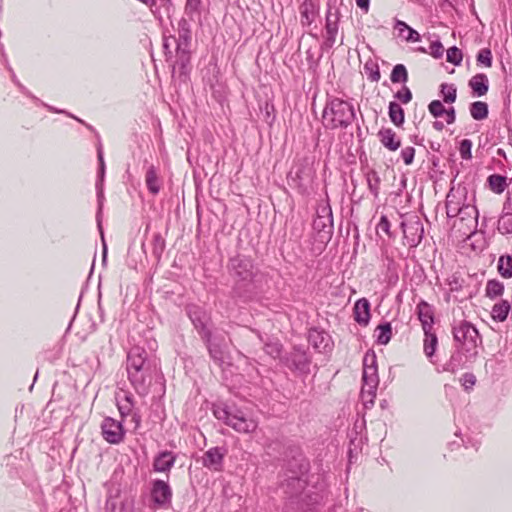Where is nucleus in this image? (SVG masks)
<instances>
[{
    "label": "nucleus",
    "instance_id": "f257e3e1",
    "mask_svg": "<svg viewBox=\"0 0 512 512\" xmlns=\"http://www.w3.org/2000/svg\"><path fill=\"white\" fill-rule=\"evenodd\" d=\"M229 272L234 280L233 294L244 301L253 295V282L257 275V269L248 257L237 255L230 259Z\"/></svg>",
    "mask_w": 512,
    "mask_h": 512
},
{
    "label": "nucleus",
    "instance_id": "f03ea898",
    "mask_svg": "<svg viewBox=\"0 0 512 512\" xmlns=\"http://www.w3.org/2000/svg\"><path fill=\"white\" fill-rule=\"evenodd\" d=\"M128 379L136 392L145 395L151 379V364L147 352L141 347H133L127 356Z\"/></svg>",
    "mask_w": 512,
    "mask_h": 512
},
{
    "label": "nucleus",
    "instance_id": "7ed1b4c3",
    "mask_svg": "<svg viewBox=\"0 0 512 512\" xmlns=\"http://www.w3.org/2000/svg\"><path fill=\"white\" fill-rule=\"evenodd\" d=\"M190 29L186 20L181 19L178 23V37L169 36L164 37L163 48L167 57H172L171 48L175 47L176 61L173 66L175 71L176 67L179 68L181 74H186V67L190 63Z\"/></svg>",
    "mask_w": 512,
    "mask_h": 512
},
{
    "label": "nucleus",
    "instance_id": "20e7f679",
    "mask_svg": "<svg viewBox=\"0 0 512 512\" xmlns=\"http://www.w3.org/2000/svg\"><path fill=\"white\" fill-rule=\"evenodd\" d=\"M456 348L460 349L466 361L474 362L478 357V348L482 345V338L477 328L466 320L455 322L452 328Z\"/></svg>",
    "mask_w": 512,
    "mask_h": 512
},
{
    "label": "nucleus",
    "instance_id": "39448f33",
    "mask_svg": "<svg viewBox=\"0 0 512 512\" xmlns=\"http://www.w3.org/2000/svg\"><path fill=\"white\" fill-rule=\"evenodd\" d=\"M355 120L353 107L344 101L333 100L324 109L322 122L325 128H347Z\"/></svg>",
    "mask_w": 512,
    "mask_h": 512
},
{
    "label": "nucleus",
    "instance_id": "423d86ee",
    "mask_svg": "<svg viewBox=\"0 0 512 512\" xmlns=\"http://www.w3.org/2000/svg\"><path fill=\"white\" fill-rule=\"evenodd\" d=\"M214 415L240 433H252L257 428V422L253 418L246 417L242 411L233 412L226 407H216Z\"/></svg>",
    "mask_w": 512,
    "mask_h": 512
},
{
    "label": "nucleus",
    "instance_id": "0eeeda50",
    "mask_svg": "<svg viewBox=\"0 0 512 512\" xmlns=\"http://www.w3.org/2000/svg\"><path fill=\"white\" fill-rule=\"evenodd\" d=\"M313 229L321 242L330 241L334 231V224L332 209L326 201L320 202L317 206Z\"/></svg>",
    "mask_w": 512,
    "mask_h": 512
},
{
    "label": "nucleus",
    "instance_id": "6e6552de",
    "mask_svg": "<svg viewBox=\"0 0 512 512\" xmlns=\"http://www.w3.org/2000/svg\"><path fill=\"white\" fill-rule=\"evenodd\" d=\"M401 228L403 232L404 245L410 248L417 247L424 236V227L420 218L416 215H411L401 221Z\"/></svg>",
    "mask_w": 512,
    "mask_h": 512
},
{
    "label": "nucleus",
    "instance_id": "1a4fd4ad",
    "mask_svg": "<svg viewBox=\"0 0 512 512\" xmlns=\"http://www.w3.org/2000/svg\"><path fill=\"white\" fill-rule=\"evenodd\" d=\"M202 340L207 347L211 359L217 365L221 366L225 362L227 356V345L224 335L213 332H205Z\"/></svg>",
    "mask_w": 512,
    "mask_h": 512
},
{
    "label": "nucleus",
    "instance_id": "9d476101",
    "mask_svg": "<svg viewBox=\"0 0 512 512\" xmlns=\"http://www.w3.org/2000/svg\"><path fill=\"white\" fill-rule=\"evenodd\" d=\"M341 18V12L339 7L329 3L327 12H326V40L325 44L327 47L331 48L336 42V36L339 29V21Z\"/></svg>",
    "mask_w": 512,
    "mask_h": 512
},
{
    "label": "nucleus",
    "instance_id": "9b49d317",
    "mask_svg": "<svg viewBox=\"0 0 512 512\" xmlns=\"http://www.w3.org/2000/svg\"><path fill=\"white\" fill-rule=\"evenodd\" d=\"M103 438L110 444H119L123 441L125 430L120 421L106 417L101 424Z\"/></svg>",
    "mask_w": 512,
    "mask_h": 512
},
{
    "label": "nucleus",
    "instance_id": "f8f14e48",
    "mask_svg": "<svg viewBox=\"0 0 512 512\" xmlns=\"http://www.w3.org/2000/svg\"><path fill=\"white\" fill-rule=\"evenodd\" d=\"M285 363L289 369L300 374L310 373L311 358L300 348H294L286 357Z\"/></svg>",
    "mask_w": 512,
    "mask_h": 512
},
{
    "label": "nucleus",
    "instance_id": "ddd939ff",
    "mask_svg": "<svg viewBox=\"0 0 512 512\" xmlns=\"http://www.w3.org/2000/svg\"><path fill=\"white\" fill-rule=\"evenodd\" d=\"M151 497L158 506H166L171 503L172 490L169 484L163 480H155L152 483Z\"/></svg>",
    "mask_w": 512,
    "mask_h": 512
},
{
    "label": "nucleus",
    "instance_id": "4468645a",
    "mask_svg": "<svg viewBox=\"0 0 512 512\" xmlns=\"http://www.w3.org/2000/svg\"><path fill=\"white\" fill-rule=\"evenodd\" d=\"M226 453L227 450L223 447L210 448L203 455V466L213 471H221Z\"/></svg>",
    "mask_w": 512,
    "mask_h": 512
},
{
    "label": "nucleus",
    "instance_id": "2eb2a0df",
    "mask_svg": "<svg viewBox=\"0 0 512 512\" xmlns=\"http://www.w3.org/2000/svg\"><path fill=\"white\" fill-rule=\"evenodd\" d=\"M457 217L459 224L465 229L463 234H471L476 229L478 211L475 206L470 204L462 205V210Z\"/></svg>",
    "mask_w": 512,
    "mask_h": 512
},
{
    "label": "nucleus",
    "instance_id": "dca6fc26",
    "mask_svg": "<svg viewBox=\"0 0 512 512\" xmlns=\"http://www.w3.org/2000/svg\"><path fill=\"white\" fill-rule=\"evenodd\" d=\"M419 321L421 322L423 331L433 330L434 325V309L426 301L421 300L416 307Z\"/></svg>",
    "mask_w": 512,
    "mask_h": 512
},
{
    "label": "nucleus",
    "instance_id": "f3484780",
    "mask_svg": "<svg viewBox=\"0 0 512 512\" xmlns=\"http://www.w3.org/2000/svg\"><path fill=\"white\" fill-rule=\"evenodd\" d=\"M302 26H310L319 13V7L314 0H304L299 7Z\"/></svg>",
    "mask_w": 512,
    "mask_h": 512
},
{
    "label": "nucleus",
    "instance_id": "a211bd4d",
    "mask_svg": "<svg viewBox=\"0 0 512 512\" xmlns=\"http://www.w3.org/2000/svg\"><path fill=\"white\" fill-rule=\"evenodd\" d=\"M429 112L435 117H444L445 122L451 125L455 121V110L453 107L445 109L444 105L439 100H433L429 106Z\"/></svg>",
    "mask_w": 512,
    "mask_h": 512
},
{
    "label": "nucleus",
    "instance_id": "6ab92c4d",
    "mask_svg": "<svg viewBox=\"0 0 512 512\" xmlns=\"http://www.w3.org/2000/svg\"><path fill=\"white\" fill-rule=\"evenodd\" d=\"M354 319L362 326H366L370 320V303L366 298H361L354 305Z\"/></svg>",
    "mask_w": 512,
    "mask_h": 512
},
{
    "label": "nucleus",
    "instance_id": "aec40b11",
    "mask_svg": "<svg viewBox=\"0 0 512 512\" xmlns=\"http://www.w3.org/2000/svg\"><path fill=\"white\" fill-rule=\"evenodd\" d=\"M362 379L363 381H379L377 361L374 353L364 356Z\"/></svg>",
    "mask_w": 512,
    "mask_h": 512
},
{
    "label": "nucleus",
    "instance_id": "412c9836",
    "mask_svg": "<svg viewBox=\"0 0 512 512\" xmlns=\"http://www.w3.org/2000/svg\"><path fill=\"white\" fill-rule=\"evenodd\" d=\"M176 456L170 451L159 453L153 462V468L156 472H168L174 466Z\"/></svg>",
    "mask_w": 512,
    "mask_h": 512
},
{
    "label": "nucleus",
    "instance_id": "4be33fe9",
    "mask_svg": "<svg viewBox=\"0 0 512 512\" xmlns=\"http://www.w3.org/2000/svg\"><path fill=\"white\" fill-rule=\"evenodd\" d=\"M115 398L121 416L126 417L130 415L134 408V400L132 394L121 390L120 392L116 393Z\"/></svg>",
    "mask_w": 512,
    "mask_h": 512
},
{
    "label": "nucleus",
    "instance_id": "5701e85b",
    "mask_svg": "<svg viewBox=\"0 0 512 512\" xmlns=\"http://www.w3.org/2000/svg\"><path fill=\"white\" fill-rule=\"evenodd\" d=\"M462 205H465L462 203V197L458 195L456 192L452 190L449 191V193L446 196V214L449 218L457 217L461 210Z\"/></svg>",
    "mask_w": 512,
    "mask_h": 512
},
{
    "label": "nucleus",
    "instance_id": "b1692460",
    "mask_svg": "<svg viewBox=\"0 0 512 512\" xmlns=\"http://www.w3.org/2000/svg\"><path fill=\"white\" fill-rule=\"evenodd\" d=\"M188 315L201 338L204 337L205 332H212L207 328L205 324V313L199 307H190L188 310Z\"/></svg>",
    "mask_w": 512,
    "mask_h": 512
},
{
    "label": "nucleus",
    "instance_id": "393cba45",
    "mask_svg": "<svg viewBox=\"0 0 512 512\" xmlns=\"http://www.w3.org/2000/svg\"><path fill=\"white\" fill-rule=\"evenodd\" d=\"M469 87L474 95L481 97L485 95L489 88V80L485 74H476L469 80Z\"/></svg>",
    "mask_w": 512,
    "mask_h": 512
},
{
    "label": "nucleus",
    "instance_id": "a878e982",
    "mask_svg": "<svg viewBox=\"0 0 512 512\" xmlns=\"http://www.w3.org/2000/svg\"><path fill=\"white\" fill-rule=\"evenodd\" d=\"M309 343L318 351H326L329 347L330 337L317 329H313L309 332L308 337Z\"/></svg>",
    "mask_w": 512,
    "mask_h": 512
},
{
    "label": "nucleus",
    "instance_id": "bb28decb",
    "mask_svg": "<svg viewBox=\"0 0 512 512\" xmlns=\"http://www.w3.org/2000/svg\"><path fill=\"white\" fill-rule=\"evenodd\" d=\"M145 183L148 190L152 194H157L161 188V181L158 177V168L151 164L147 167L146 175H145Z\"/></svg>",
    "mask_w": 512,
    "mask_h": 512
},
{
    "label": "nucleus",
    "instance_id": "cd10ccee",
    "mask_svg": "<svg viewBox=\"0 0 512 512\" xmlns=\"http://www.w3.org/2000/svg\"><path fill=\"white\" fill-rule=\"evenodd\" d=\"M378 136L381 143L389 150L395 151L400 147V139L392 130H379Z\"/></svg>",
    "mask_w": 512,
    "mask_h": 512
},
{
    "label": "nucleus",
    "instance_id": "c85d7f7f",
    "mask_svg": "<svg viewBox=\"0 0 512 512\" xmlns=\"http://www.w3.org/2000/svg\"><path fill=\"white\" fill-rule=\"evenodd\" d=\"M466 362L463 353H461L460 349H457L450 357V360L445 364L444 370L455 373L462 369Z\"/></svg>",
    "mask_w": 512,
    "mask_h": 512
},
{
    "label": "nucleus",
    "instance_id": "c756f323",
    "mask_svg": "<svg viewBox=\"0 0 512 512\" xmlns=\"http://www.w3.org/2000/svg\"><path fill=\"white\" fill-rule=\"evenodd\" d=\"M424 343H423V349L424 353L428 358H431L435 351L438 344V338L433 330L424 331Z\"/></svg>",
    "mask_w": 512,
    "mask_h": 512
},
{
    "label": "nucleus",
    "instance_id": "7c9ffc66",
    "mask_svg": "<svg viewBox=\"0 0 512 512\" xmlns=\"http://www.w3.org/2000/svg\"><path fill=\"white\" fill-rule=\"evenodd\" d=\"M511 309L510 303L507 300H502L499 303H496L492 308V318L494 320H498L500 322H503Z\"/></svg>",
    "mask_w": 512,
    "mask_h": 512
},
{
    "label": "nucleus",
    "instance_id": "2f4dec72",
    "mask_svg": "<svg viewBox=\"0 0 512 512\" xmlns=\"http://www.w3.org/2000/svg\"><path fill=\"white\" fill-rule=\"evenodd\" d=\"M470 114L475 120L485 119L488 115V105L482 101L473 102L470 105Z\"/></svg>",
    "mask_w": 512,
    "mask_h": 512
},
{
    "label": "nucleus",
    "instance_id": "473e14b6",
    "mask_svg": "<svg viewBox=\"0 0 512 512\" xmlns=\"http://www.w3.org/2000/svg\"><path fill=\"white\" fill-rule=\"evenodd\" d=\"M375 332L377 333V342L381 345H386L392 336V327L389 322L377 326Z\"/></svg>",
    "mask_w": 512,
    "mask_h": 512
},
{
    "label": "nucleus",
    "instance_id": "72a5a7b5",
    "mask_svg": "<svg viewBox=\"0 0 512 512\" xmlns=\"http://www.w3.org/2000/svg\"><path fill=\"white\" fill-rule=\"evenodd\" d=\"M152 254L156 260L161 258L165 250V240L160 233H154L151 239Z\"/></svg>",
    "mask_w": 512,
    "mask_h": 512
},
{
    "label": "nucleus",
    "instance_id": "f704fd0d",
    "mask_svg": "<svg viewBox=\"0 0 512 512\" xmlns=\"http://www.w3.org/2000/svg\"><path fill=\"white\" fill-rule=\"evenodd\" d=\"M498 271L504 278L512 277V256L503 255L498 260Z\"/></svg>",
    "mask_w": 512,
    "mask_h": 512
},
{
    "label": "nucleus",
    "instance_id": "c9c22d12",
    "mask_svg": "<svg viewBox=\"0 0 512 512\" xmlns=\"http://www.w3.org/2000/svg\"><path fill=\"white\" fill-rule=\"evenodd\" d=\"M390 80L392 83H403L408 81V72L403 64H397L393 67Z\"/></svg>",
    "mask_w": 512,
    "mask_h": 512
},
{
    "label": "nucleus",
    "instance_id": "e433bc0d",
    "mask_svg": "<svg viewBox=\"0 0 512 512\" xmlns=\"http://www.w3.org/2000/svg\"><path fill=\"white\" fill-rule=\"evenodd\" d=\"M389 116L396 126H400L404 122V111L398 103L391 102L389 104Z\"/></svg>",
    "mask_w": 512,
    "mask_h": 512
},
{
    "label": "nucleus",
    "instance_id": "4c0bfd02",
    "mask_svg": "<svg viewBox=\"0 0 512 512\" xmlns=\"http://www.w3.org/2000/svg\"><path fill=\"white\" fill-rule=\"evenodd\" d=\"M488 182L491 190L497 194L502 193L506 188V177L492 174L488 177Z\"/></svg>",
    "mask_w": 512,
    "mask_h": 512
},
{
    "label": "nucleus",
    "instance_id": "58836bf2",
    "mask_svg": "<svg viewBox=\"0 0 512 512\" xmlns=\"http://www.w3.org/2000/svg\"><path fill=\"white\" fill-rule=\"evenodd\" d=\"M498 231L501 234H511L512 233V212L507 211L498 220Z\"/></svg>",
    "mask_w": 512,
    "mask_h": 512
},
{
    "label": "nucleus",
    "instance_id": "ea45409f",
    "mask_svg": "<svg viewBox=\"0 0 512 512\" xmlns=\"http://www.w3.org/2000/svg\"><path fill=\"white\" fill-rule=\"evenodd\" d=\"M366 180L368 184V188L370 192L377 197L379 194V187H380V177L378 173L374 170H370L366 174Z\"/></svg>",
    "mask_w": 512,
    "mask_h": 512
},
{
    "label": "nucleus",
    "instance_id": "a19ab883",
    "mask_svg": "<svg viewBox=\"0 0 512 512\" xmlns=\"http://www.w3.org/2000/svg\"><path fill=\"white\" fill-rule=\"evenodd\" d=\"M486 296L489 298H496L502 295L504 291L503 284L498 280H489L486 284Z\"/></svg>",
    "mask_w": 512,
    "mask_h": 512
},
{
    "label": "nucleus",
    "instance_id": "79ce46f5",
    "mask_svg": "<svg viewBox=\"0 0 512 512\" xmlns=\"http://www.w3.org/2000/svg\"><path fill=\"white\" fill-rule=\"evenodd\" d=\"M364 72L367 75L368 79L372 82H378L380 80L381 74L379 70V66L374 61H367L364 64Z\"/></svg>",
    "mask_w": 512,
    "mask_h": 512
},
{
    "label": "nucleus",
    "instance_id": "37998d69",
    "mask_svg": "<svg viewBox=\"0 0 512 512\" xmlns=\"http://www.w3.org/2000/svg\"><path fill=\"white\" fill-rule=\"evenodd\" d=\"M441 93L446 103H453L456 100L457 89L453 84H442Z\"/></svg>",
    "mask_w": 512,
    "mask_h": 512
},
{
    "label": "nucleus",
    "instance_id": "c03bdc74",
    "mask_svg": "<svg viewBox=\"0 0 512 512\" xmlns=\"http://www.w3.org/2000/svg\"><path fill=\"white\" fill-rule=\"evenodd\" d=\"M287 489L292 488V491H290L291 494L298 493L299 491L303 490L305 487V480H303L299 476L291 477L286 480Z\"/></svg>",
    "mask_w": 512,
    "mask_h": 512
},
{
    "label": "nucleus",
    "instance_id": "a18cd8bd",
    "mask_svg": "<svg viewBox=\"0 0 512 512\" xmlns=\"http://www.w3.org/2000/svg\"><path fill=\"white\" fill-rule=\"evenodd\" d=\"M463 59L462 51L456 46L450 47L447 50V61L458 66L461 64Z\"/></svg>",
    "mask_w": 512,
    "mask_h": 512
},
{
    "label": "nucleus",
    "instance_id": "49530a36",
    "mask_svg": "<svg viewBox=\"0 0 512 512\" xmlns=\"http://www.w3.org/2000/svg\"><path fill=\"white\" fill-rule=\"evenodd\" d=\"M477 63L485 67L492 65V53L488 48L481 49L477 54Z\"/></svg>",
    "mask_w": 512,
    "mask_h": 512
},
{
    "label": "nucleus",
    "instance_id": "de8ad7c7",
    "mask_svg": "<svg viewBox=\"0 0 512 512\" xmlns=\"http://www.w3.org/2000/svg\"><path fill=\"white\" fill-rule=\"evenodd\" d=\"M265 352L272 358H278L282 351V346L279 342H267L264 346Z\"/></svg>",
    "mask_w": 512,
    "mask_h": 512
},
{
    "label": "nucleus",
    "instance_id": "09e8293b",
    "mask_svg": "<svg viewBox=\"0 0 512 512\" xmlns=\"http://www.w3.org/2000/svg\"><path fill=\"white\" fill-rule=\"evenodd\" d=\"M201 0H187L185 5V12L192 17L200 13Z\"/></svg>",
    "mask_w": 512,
    "mask_h": 512
},
{
    "label": "nucleus",
    "instance_id": "8fccbe9b",
    "mask_svg": "<svg viewBox=\"0 0 512 512\" xmlns=\"http://www.w3.org/2000/svg\"><path fill=\"white\" fill-rule=\"evenodd\" d=\"M463 279L460 278L458 275L453 274L447 279V285L449 287V290L451 292H458L463 287Z\"/></svg>",
    "mask_w": 512,
    "mask_h": 512
},
{
    "label": "nucleus",
    "instance_id": "3c124183",
    "mask_svg": "<svg viewBox=\"0 0 512 512\" xmlns=\"http://www.w3.org/2000/svg\"><path fill=\"white\" fill-rule=\"evenodd\" d=\"M429 53L436 59L442 58L444 54V47L439 40L433 41L429 46Z\"/></svg>",
    "mask_w": 512,
    "mask_h": 512
},
{
    "label": "nucleus",
    "instance_id": "603ef678",
    "mask_svg": "<svg viewBox=\"0 0 512 512\" xmlns=\"http://www.w3.org/2000/svg\"><path fill=\"white\" fill-rule=\"evenodd\" d=\"M471 147H472V142L468 139H464L460 142L459 152L463 159L468 160L472 157Z\"/></svg>",
    "mask_w": 512,
    "mask_h": 512
},
{
    "label": "nucleus",
    "instance_id": "864d4df0",
    "mask_svg": "<svg viewBox=\"0 0 512 512\" xmlns=\"http://www.w3.org/2000/svg\"><path fill=\"white\" fill-rule=\"evenodd\" d=\"M377 233L379 234L380 232H383L385 233L386 235H388L389 237H391V232H390V222L387 218V216L383 215L381 216L380 218V221L379 223L377 224Z\"/></svg>",
    "mask_w": 512,
    "mask_h": 512
},
{
    "label": "nucleus",
    "instance_id": "5fc2aeb1",
    "mask_svg": "<svg viewBox=\"0 0 512 512\" xmlns=\"http://www.w3.org/2000/svg\"><path fill=\"white\" fill-rule=\"evenodd\" d=\"M395 97L402 103H408L412 99V93L407 86H403L402 89L395 94Z\"/></svg>",
    "mask_w": 512,
    "mask_h": 512
},
{
    "label": "nucleus",
    "instance_id": "6e6d98bb",
    "mask_svg": "<svg viewBox=\"0 0 512 512\" xmlns=\"http://www.w3.org/2000/svg\"><path fill=\"white\" fill-rule=\"evenodd\" d=\"M97 157H98V161H99L98 174H99L100 180L102 181L104 178V175H105V162H104L103 150H102L101 144H99V146L97 148Z\"/></svg>",
    "mask_w": 512,
    "mask_h": 512
},
{
    "label": "nucleus",
    "instance_id": "4d7b16f0",
    "mask_svg": "<svg viewBox=\"0 0 512 512\" xmlns=\"http://www.w3.org/2000/svg\"><path fill=\"white\" fill-rule=\"evenodd\" d=\"M415 155V149L413 147H406L401 151V156L406 165H410L413 162Z\"/></svg>",
    "mask_w": 512,
    "mask_h": 512
},
{
    "label": "nucleus",
    "instance_id": "13d9d810",
    "mask_svg": "<svg viewBox=\"0 0 512 512\" xmlns=\"http://www.w3.org/2000/svg\"><path fill=\"white\" fill-rule=\"evenodd\" d=\"M476 383V377L472 373H465L462 376V385L465 387V389L472 388Z\"/></svg>",
    "mask_w": 512,
    "mask_h": 512
},
{
    "label": "nucleus",
    "instance_id": "bf43d9fd",
    "mask_svg": "<svg viewBox=\"0 0 512 512\" xmlns=\"http://www.w3.org/2000/svg\"><path fill=\"white\" fill-rule=\"evenodd\" d=\"M394 28L398 31L399 37L405 39V36H407L410 27L405 22L397 20Z\"/></svg>",
    "mask_w": 512,
    "mask_h": 512
},
{
    "label": "nucleus",
    "instance_id": "052dcab7",
    "mask_svg": "<svg viewBox=\"0 0 512 512\" xmlns=\"http://www.w3.org/2000/svg\"><path fill=\"white\" fill-rule=\"evenodd\" d=\"M376 393L362 392L361 399L365 407H371L374 404Z\"/></svg>",
    "mask_w": 512,
    "mask_h": 512
},
{
    "label": "nucleus",
    "instance_id": "680f3d73",
    "mask_svg": "<svg viewBox=\"0 0 512 512\" xmlns=\"http://www.w3.org/2000/svg\"><path fill=\"white\" fill-rule=\"evenodd\" d=\"M379 381H363L362 392L376 393Z\"/></svg>",
    "mask_w": 512,
    "mask_h": 512
},
{
    "label": "nucleus",
    "instance_id": "e2e57ef3",
    "mask_svg": "<svg viewBox=\"0 0 512 512\" xmlns=\"http://www.w3.org/2000/svg\"><path fill=\"white\" fill-rule=\"evenodd\" d=\"M100 213H98L97 215V224H98V228L100 230V233H101V238H102V242H103V262L106 261V256H107V246H106V243H105V240H104V235H103V230H102V226H101V221H100Z\"/></svg>",
    "mask_w": 512,
    "mask_h": 512
},
{
    "label": "nucleus",
    "instance_id": "0e129e2a",
    "mask_svg": "<svg viewBox=\"0 0 512 512\" xmlns=\"http://www.w3.org/2000/svg\"><path fill=\"white\" fill-rule=\"evenodd\" d=\"M405 40L417 42L420 40V35L416 30H414L410 27L408 30L407 36H405Z\"/></svg>",
    "mask_w": 512,
    "mask_h": 512
},
{
    "label": "nucleus",
    "instance_id": "69168bd1",
    "mask_svg": "<svg viewBox=\"0 0 512 512\" xmlns=\"http://www.w3.org/2000/svg\"><path fill=\"white\" fill-rule=\"evenodd\" d=\"M357 5L360 8L367 9L369 6V0H356Z\"/></svg>",
    "mask_w": 512,
    "mask_h": 512
},
{
    "label": "nucleus",
    "instance_id": "338daca9",
    "mask_svg": "<svg viewBox=\"0 0 512 512\" xmlns=\"http://www.w3.org/2000/svg\"><path fill=\"white\" fill-rule=\"evenodd\" d=\"M139 1L146 5H153L155 3V0H139Z\"/></svg>",
    "mask_w": 512,
    "mask_h": 512
},
{
    "label": "nucleus",
    "instance_id": "774afa93",
    "mask_svg": "<svg viewBox=\"0 0 512 512\" xmlns=\"http://www.w3.org/2000/svg\"><path fill=\"white\" fill-rule=\"evenodd\" d=\"M12 79H13L14 83H16L21 89H23V86L19 83V81L17 80V78L14 75H13Z\"/></svg>",
    "mask_w": 512,
    "mask_h": 512
}]
</instances>
